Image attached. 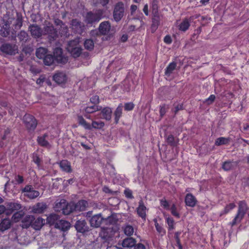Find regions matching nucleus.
Listing matches in <instances>:
<instances>
[{
    "mask_svg": "<svg viewBox=\"0 0 249 249\" xmlns=\"http://www.w3.org/2000/svg\"><path fill=\"white\" fill-rule=\"evenodd\" d=\"M18 37L20 41L26 42L28 39V35L24 31H21L18 35Z\"/></svg>",
    "mask_w": 249,
    "mask_h": 249,
    "instance_id": "nucleus-47",
    "label": "nucleus"
},
{
    "mask_svg": "<svg viewBox=\"0 0 249 249\" xmlns=\"http://www.w3.org/2000/svg\"><path fill=\"white\" fill-rule=\"evenodd\" d=\"M235 207V205L233 203H230L229 204L227 205L225 207L223 211V212H221L220 213V215H222L224 214H226L228 213L231 210L233 209Z\"/></svg>",
    "mask_w": 249,
    "mask_h": 249,
    "instance_id": "nucleus-55",
    "label": "nucleus"
},
{
    "mask_svg": "<svg viewBox=\"0 0 249 249\" xmlns=\"http://www.w3.org/2000/svg\"><path fill=\"white\" fill-rule=\"evenodd\" d=\"M101 108V107L96 106V105H93L91 106H89L87 107L85 110L86 113H92L96 111L100 110Z\"/></svg>",
    "mask_w": 249,
    "mask_h": 249,
    "instance_id": "nucleus-49",
    "label": "nucleus"
},
{
    "mask_svg": "<svg viewBox=\"0 0 249 249\" xmlns=\"http://www.w3.org/2000/svg\"><path fill=\"white\" fill-rule=\"evenodd\" d=\"M46 207L47 205L45 203L38 202L33 206V211L35 213H41L44 212Z\"/></svg>",
    "mask_w": 249,
    "mask_h": 249,
    "instance_id": "nucleus-25",
    "label": "nucleus"
},
{
    "mask_svg": "<svg viewBox=\"0 0 249 249\" xmlns=\"http://www.w3.org/2000/svg\"><path fill=\"white\" fill-rule=\"evenodd\" d=\"M124 107L125 110L130 111L134 108V105L131 102L127 103L124 104Z\"/></svg>",
    "mask_w": 249,
    "mask_h": 249,
    "instance_id": "nucleus-63",
    "label": "nucleus"
},
{
    "mask_svg": "<svg viewBox=\"0 0 249 249\" xmlns=\"http://www.w3.org/2000/svg\"><path fill=\"white\" fill-rule=\"evenodd\" d=\"M74 205L75 206V211L80 212L85 210L88 205V203L87 201L81 200L76 203H74Z\"/></svg>",
    "mask_w": 249,
    "mask_h": 249,
    "instance_id": "nucleus-24",
    "label": "nucleus"
},
{
    "mask_svg": "<svg viewBox=\"0 0 249 249\" xmlns=\"http://www.w3.org/2000/svg\"><path fill=\"white\" fill-rule=\"evenodd\" d=\"M152 14H156L158 12V1L157 0H153L151 5Z\"/></svg>",
    "mask_w": 249,
    "mask_h": 249,
    "instance_id": "nucleus-56",
    "label": "nucleus"
},
{
    "mask_svg": "<svg viewBox=\"0 0 249 249\" xmlns=\"http://www.w3.org/2000/svg\"><path fill=\"white\" fill-rule=\"evenodd\" d=\"M35 220V217L33 215H26L21 221V226L22 228L27 229L30 226H32V223Z\"/></svg>",
    "mask_w": 249,
    "mask_h": 249,
    "instance_id": "nucleus-17",
    "label": "nucleus"
},
{
    "mask_svg": "<svg viewBox=\"0 0 249 249\" xmlns=\"http://www.w3.org/2000/svg\"><path fill=\"white\" fill-rule=\"evenodd\" d=\"M0 51L5 54L14 55L18 52V47L15 44L4 43L1 45Z\"/></svg>",
    "mask_w": 249,
    "mask_h": 249,
    "instance_id": "nucleus-5",
    "label": "nucleus"
},
{
    "mask_svg": "<svg viewBox=\"0 0 249 249\" xmlns=\"http://www.w3.org/2000/svg\"><path fill=\"white\" fill-rule=\"evenodd\" d=\"M101 244L96 241L87 244L85 247V249H101Z\"/></svg>",
    "mask_w": 249,
    "mask_h": 249,
    "instance_id": "nucleus-44",
    "label": "nucleus"
},
{
    "mask_svg": "<svg viewBox=\"0 0 249 249\" xmlns=\"http://www.w3.org/2000/svg\"><path fill=\"white\" fill-rule=\"evenodd\" d=\"M84 47L86 50L92 51L94 47V43L93 40L87 39L84 42Z\"/></svg>",
    "mask_w": 249,
    "mask_h": 249,
    "instance_id": "nucleus-42",
    "label": "nucleus"
},
{
    "mask_svg": "<svg viewBox=\"0 0 249 249\" xmlns=\"http://www.w3.org/2000/svg\"><path fill=\"white\" fill-rule=\"evenodd\" d=\"M43 59L44 64L48 66H50L54 60L53 56L51 54H47Z\"/></svg>",
    "mask_w": 249,
    "mask_h": 249,
    "instance_id": "nucleus-50",
    "label": "nucleus"
},
{
    "mask_svg": "<svg viewBox=\"0 0 249 249\" xmlns=\"http://www.w3.org/2000/svg\"><path fill=\"white\" fill-rule=\"evenodd\" d=\"M122 108H123L122 104H120L118 106V107H117V108L116 109V110L114 112L115 122L116 124H117L118 123L119 120L122 116Z\"/></svg>",
    "mask_w": 249,
    "mask_h": 249,
    "instance_id": "nucleus-37",
    "label": "nucleus"
},
{
    "mask_svg": "<svg viewBox=\"0 0 249 249\" xmlns=\"http://www.w3.org/2000/svg\"><path fill=\"white\" fill-rule=\"evenodd\" d=\"M106 225H114L117 223L118 219L116 214H112L106 218H104Z\"/></svg>",
    "mask_w": 249,
    "mask_h": 249,
    "instance_id": "nucleus-33",
    "label": "nucleus"
},
{
    "mask_svg": "<svg viewBox=\"0 0 249 249\" xmlns=\"http://www.w3.org/2000/svg\"><path fill=\"white\" fill-rule=\"evenodd\" d=\"M71 25L73 31L78 34H81L85 30L84 24L77 19H73L71 21Z\"/></svg>",
    "mask_w": 249,
    "mask_h": 249,
    "instance_id": "nucleus-8",
    "label": "nucleus"
},
{
    "mask_svg": "<svg viewBox=\"0 0 249 249\" xmlns=\"http://www.w3.org/2000/svg\"><path fill=\"white\" fill-rule=\"evenodd\" d=\"M248 210L247 203L244 201H240L238 203V209L237 214L230 225L231 227L239 223L244 218Z\"/></svg>",
    "mask_w": 249,
    "mask_h": 249,
    "instance_id": "nucleus-2",
    "label": "nucleus"
},
{
    "mask_svg": "<svg viewBox=\"0 0 249 249\" xmlns=\"http://www.w3.org/2000/svg\"><path fill=\"white\" fill-rule=\"evenodd\" d=\"M104 11L99 9L95 13L89 12L87 13L85 17V22L88 24L92 25L98 22L103 18Z\"/></svg>",
    "mask_w": 249,
    "mask_h": 249,
    "instance_id": "nucleus-3",
    "label": "nucleus"
},
{
    "mask_svg": "<svg viewBox=\"0 0 249 249\" xmlns=\"http://www.w3.org/2000/svg\"><path fill=\"white\" fill-rule=\"evenodd\" d=\"M43 35H47L49 40H55L58 36V31L51 22L45 21L42 29Z\"/></svg>",
    "mask_w": 249,
    "mask_h": 249,
    "instance_id": "nucleus-1",
    "label": "nucleus"
},
{
    "mask_svg": "<svg viewBox=\"0 0 249 249\" xmlns=\"http://www.w3.org/2000/svg\"><path fill=\"white\" fill-rule=\"evenodd\" d=\"M58 31L61 36L68 37L69 36L68 27L65 23L59 27Z\"/></svg>",
    "mask_w": 249,
    "mask_h": 249,
    "instance_id": "nucleus-38",
    "label": "nucleus"
},
{
    "mask_svg": "<svg viewBox=\"0 0 249 249\" xmlns=\"http://www.w3.org/2000/svg\"><path fill=\"white\" fill-rule=\"evenodd\" d=\"M154 221L155 222V226L157 231L161 235L165 234V230L159 224L157 219H155L154 220Z\"/></svg>",
    "mask_w": 249,
    "mask_h": 249,
    "instance_id": "nucleus-53",
    "label": "nucleus"
},
{
    "mask_svg": "<svg viewBox=\"0 0 249 249\" xmlns=\"http://www.w3.org/2000/svg\"><path fill=\"white\" fill-rule=\"evenodd\" d=\"M6 215H10L15 211H19L21 208L20 204L16 202H8L6 205Z\"/></svg>",
    "mask_w": 249,
    "mask_h": 249,
    "instance_id": "nucleus-10",
    "label": "nucleus"
},
{
    "mask_svg": "<svg viewBox=\"0 0 249 249\" xmlns=\"http://www.w3.org/2000/svg\"><path fill=\"white\" fill-rule=\"evenodd\" d=\"M166 222L168 225V228L169 230H172L174 229L175 226L174 224L175 222L173 219L171 217H167L166 219Z\"/></svg>",
    "mask_w": 249,
    "mask_h": 249,
    "instance_id": "nucleus-57",
    "label": "nucleus"
},
{
    "mask_svg": "<svg viewBox=\"0 0 249 249\" xmlns=\"http://www.w3.org/2000/svg\"><path fill=\"white\" fill-rule=\"evenodd\" d=\"M125 14V7L124 3L119 1L116 3L114 7L113 17L116 22L120 21Z\"/></svg>",
    "mask_w": 249,
    "mask_h": 249,
    "instance_id": "nucleus-4",
    "label": "nucleus"
},
{
    "mask_svg": "<svg viewBox=\"0 0 249 249\" xmlns=\"http://www.w3.org/2000/svg\"><path fill=\"white\" fill-rule=\"evenodd\" d=\"M53 79L56 83L62 84L66 81V76L62 72H58L53 75Z\"/></svg>",
    "mask_w": 249,
    "mask_h": 249,
    "instance_id": "nucleus-23",
    "label": "nucleus"
},
{
    "mask_svg": "<svg viewBox=\"0 0 249 249\" xmlns=\"http://www.w3.org/2000/svg\"><path fill=\"white\" fill-rule=\"evenodd\" d=\"M34 189L32 185H26L24 188L21 190L22 193H25V194H27L29 192H31Z\"/></svg>",
    "mask_w": 249,
    "mask_h": 249,
    "instance_id": "nucleus-64",
    "label": "nucleus"
},
{
    "mask_svg": "<svg viewBox=\"0 0 249 249\" xmlns=\"http://www.w3.org/2000/svg\"><path fill=\"white\" fill-rule=\"evenodd\" d=\"M26 128L30 131H34L37 126V121L32 115L26 114L23 118Z\"/></svg>",
    "mask_w": 249,
    "mask_h": 249,
    "instance_id": "nucleus-6",
    "label": "nucleus"
},
{
    "mask_svg": "<svg viewBox=\"0 0 249 249\" xmlns=\"http://www.w3.org/2000/svg\"><path fill=\"white\" fill-rule=\"evenodd\" d=\"M124 233L127 236H131L134 233L133 227L129 225H126L123 228Z\"/></svg>",
    "mask_w": 249,
    "mask_h": 249,
    "instance_id": "nucleus-46",
    "label": "nucleus"
},
{
    "mask_svg": "<svg viewBox=\"0 0 249 249\" xmlns=\"http://www.w3.org/2000/svg\"><path fill=\"white\" fill-rule=\"evenodd\" d=\"M61 169L67 173H71L72 169L71 168V163L67 160H62L59 163Z\"/></svg>",
    "mask_w": 249,
    "mask_h": 249,
    "instance_id": "nucleus-22",
    "label": "nucleus"
},
{
    "mask_svg": "<svg viewBox=\"0 0 249 249\" xmlns=\"http://www.w3.org/2000/svg\"><path fill=\"white\" fill-rule=\"evenodd\" d=\"M75 227L78 232L84 233L89 231V227L85 220H78Z\"/></svg>",
    "mask_w": 249,
    "mask_h": 249,
    "instance_id": "nucleus-13",
    "label": "nucleus"
},
{
    "mask_svg": "<svg viewBox=\"0 0 249 249\" xmlns=\"http://www.w3.org/2000/svg\"><path fill=\"white\" fill-rule=\"evenodd\" d=\"M11 227V221L9 219H3L0 223V231H4Z\"/></svg>",
    "mask_w": 249,
    "mask_h": 249,
    "instance_id": "nucleus-34",
    "label": "nucleus"
},
{
    "mask_svg": "<svg viewBox=\"0 0 249 249\" xmlns=\"http://www.w3.org/2000/svg\"><path fill=\"white\" fill-rule=\"evenodd\" d=\"M74 208V202H71L68 203L66 201V206L64 207L62 213L65 215L69 214L70 213L75 211Z\"/></svg>",
    "mask_w": 249,
    "mask_h": 249,
    "instance_id": "nucleus-29",
    "label": "nucleus"
},
{
    "mask_svg": "<svg viewBox=\"0 0 249 249\" xmlns=\"http://www.w3.org/2000/svg\"><path fill=\"white\" fill-rule=\"evenodd\" d=\"M79 38H75L74 39L70 40L67 43V46L66 47L67 51H68L70 50L73 49V48H75L79 46Z\"/></svg>",
    "mask_w": 249,
    "mask_h": 249,
    "instance_id": "nucleus-35",
    "label": "nucleus"
},
{
    "mask_svg": "<svg viewBox=\"0 0 249 249\" xmlns=\"http://www.w3.org/2000/svg\"><path fill=\"white\" fill-rule=\"evenodd\" d=\"M78 122L79 124L83 126L85 129L89 130H90L91 129V126L90 124L87 123L82 116H80L78 117Z\"/></svg>",
    "mask_w": 249,
    "mask_h": 249,
    "instance_id": "nucleus-41",
    "label": "nucleus"
},
{
    "mask_svg": "<svg viewBox=\"0 0 249 249\" xmlns=\"http://www.w3.org/2000/svg\"><path fill=\"white\" fill-rule=\"evenodd\" d=\"M39 194L40 193L38 191L33 189L27 194H25L24 196L30 199H35L38 196Z\"/></svg>",
    "mask_w": 249,
    "mask_h": 249,
    "instance_id": "nucleus-51",
    "label": "nucleus"
},
{
    "mask_svg": "<svg viewBox=\"0 0 249 249\" xmlns=\"http://www.w3.org/2000/svg\"><path fill=\"white\" fill-rule=\"evenodd\" d=\"M48 137L47 133L44 134L42 136H38L37 138V142L41 146L50 148L51 145L49 142L46 140Z\"/></svg>",
    "mask_w": 249,
    "mask_h": 249,
    "instance_id": "nucleus-21",
    "label": "nucleus"
},
{
    "mask_svg": "<svg viewBox=\"0 0 249 249\" xmlns=\"http://www.w3.org/2000/svg\"><path fill=\"white\" fill-rule=\"evenodd\" d=\"M100 233V236L105 242L112 240L115 231L112 227H103Z\"/></svg>",
    "mask_w": 249,
    "mask_h": 249,
    "instance_id": "nucleus-7",
    "label": "nucleus"
},
{
    "mask_svg": "<svg viewBox=\"0 0 249 249\" xmlns=\"http://www.w3.org/2000/svg\"><path fill=\"white\" fill-rule=\"evenodd\" d=\"M230 142L229 138L220 137L217 138L215 142V144L219 146L223 144H227Z\"/></svg>",
    "mask_w": 249,
    "mask_h": 249,
    "instance_id": "nucleus-43",
    "label": "nucleus"
},
{
    "mask_svg": "<svg viewBox=\"0 0 249 249\" xmlns=\"http://www.w3.org/2000/svg\"><path fill=\"white\" fill-rule=\"evenodd\" d=\"M47 50L43 47L37 49L36 51V56L39 59H43L47 55Z\"/></svg>",
    "mask_w": 249,
    "mask_h": 249,
    "instance_id": "nucleus-40",
    "label": "nucleus"
},
{
    "mask_svg": "<svg viewBox=\"0 0 249 249\" xmlns=\"http://www.w3.org/2000/svg\"><path fill=\"white\" fill-rule=\"evenodd\" d=\"M191 19L188 18H184L178 25V29L182 32L186 31L190 26Z\"/></svg>",
    "mask_w": 249,
    "mask_h": 249,
    "instance_id": "nucleus-26",
    "label": "nucleus"
},
{
    "mask_svg": "<svg viewBox=\"0 0 249 249\" xmlns=\"http://www.w3.org/2000/svg\"><path fill=\"white\" fill-rule=\"evenodd\" d=\"M181 234L180 231H177L175 234V238L176 241V242L179 248V249H182V246L180 243V241L179 239V235Z\"/></svg>",
    "mask_w": 249,
    "mask_h": 249,
    "instance_id": "nucleus-60",
    "label": "nucleus"
},
{
    "mask_svg": "<svg viewBox=\"0 0 249 249\" xmlns=\"http://www.w3.org/2000/svg\"><path fill=\"white\" fill-rule=\"evenodd\" d=\"M45 223V220L42 218L38 217L34 220L33 222L32 227L36 230H40Z\"/></svg>",
    "mask_w": 249,
    "mask_h": 249,
    "instance_id": "nucleus-27",
    "label": "nucleus"
},
{
    "mask_svg": "<svg viewBox=\"0 0 249 249\" xmlns=\"http://www.w3.org/2000/svg\"><path fill=\"white\" fill-rule=\"evenodd\" d=\"M71 227L70 223L64 220H59L55 228L63 231H67Z\"/></svg>",
    "mask_w": 249,
    "mask_h": 249,
    "instance_id": "nucleus-20",
    "label": "nucleus"
},
{
    "mask_svg": "<svg viewBox=\"0 0 249 249\" xmlns=\"http://www.w3.org/2000/svg\"><path fill=\"white\" fill-rule=\"evenodd\" d=\"M59 220V216L56 214H51L47 218V222L50 225L55 226Z\"/></svg>",
    "mask_w": 249,
    "mask_h": 249,
    "instance_id": "nucleus-30",
    "label": "nucleus"
},
{
    "mask_svg": "<svg viewBox=\"0 0 249 249\" xmlns=\"http://www.w3.org/2000/svg\"><path fill=\"white\" fill-rule=\"evenodd\" d=\"M66 200L65 199H61L59 201H56L54 208L55 211L63 212L64 207L66 206Z\"/></svg>",
    "mask_w": 249,
    "mask_h": 249,
    "instance_id": "nucleus-31",
    "label": "nucleus"
},
{
    "mask_svg": "<svg viewBox=\"0 0 249 249\" xmlns=\"http://www.w3.org/2000/svg\"><path fill=\"white\" fill-rule=\"evenodd\" d=\"M103 221H104V218L101 214L93 215L89 220L91 226L94 228L99 227Z\"/></svg>",
    "mask_w": 249,
    "mask_h": 249,
    "instance_id": "nucleus-12",
    "label": "nucleus"
},
{
    "mask_svg": "<svg viewBox=\"0 0 249 249\" xmlns=\"http://www.w3.org/2000/svg\"><path fill=\"white\" fill-rule=\"evenodd\" d=\"M152 23L151 28L152 32L154 33L158 29V26L160 24V21L162 18V16L160 15L159 13H156V14H152Z\"/></svg>",
    "mask_w": 249,
    "mask_h": 249,
    "instance_id": "nucleus-11",
    "label": "nucleus"
},
{
    "mask_svg": "<svg viewBox=\"0 0 249 249\" xmlns=\"http://www.w3.org/2000/svg\"><path fill=\"white\" fill-rule=\"evenodd\" d=\"M29 31L31 36L35 38H38L43 35L42 29L37 24H31L29 27Z\"/></svg>",
    "mask_w": 249,
    "mask_h": 249,
    "instance_id": "nucleus-9",
    "label": "nucleus"
},
{
    "mask_svg": "<svg viewBox=\"0 0 249 249\" xmlns=\"http://www.w3.org/2000/svg\"><path fill=\"white\" fill-rule=\"evenodd\" d=\"M10 29L6 28L3 26L1 27L0 29V35L3 37H7L10 35Z\"/></svg>",
    "mask_w": 249,
    "mask_h": 249,
    "instance_id": "nucleus-54",
    "label": "nucleus"
},
{
    "mask_svg": "<svg viewBox=\"0 0 249 249\" xmlns=\"http://www.w3.org/2000/svg\"><path fill=\"white\" fill-rule=\"evenodd\" d=\"M171 212L172 214L175 217L179 218L180 215L177 211V209L175 205L173 204L171 207Z\"/></svg>",
    "mask_w": 249,
    "mask_h": 249,
    "instance_id": "nucleus-61",
    "label": "nucleus"
},
{
    "mask_svg": "<svg viewBox=\"0 0 249 249\" xmlns=\"http://www.w3.org/2000/svg\"><path fill=\"white\" fill-rule=\"evenodd\" d=\"M183 109V106L182 104L174 105V108L172 109V111L176 115L178 111Z\"/></svg>",
    "mask_w": 249,
    "mask_h": 249,
    "instance_id": "nucleus-59",
    "label": "nucleus"
},
{
    "mask_svg": "<svg viewBox=\"0 0 249 249\" xmlns=\"http://www.w3.org/2000/svg\"><path fill=\"white\" fill-rule=\"evenodd\" d=\"M166 142L168 144L172 146H176L177 145L178 142L176 141L175 137L172 135H169L167 137Z\"/></svg>",
    "mask_w": 249,
    "mask_h": 249,
    "instance_id": "nucleus-48",
    "label": "nucleus"
},
{
    "mask_svg": "<svg viewBox=\"0 0 249 249\" xmlns=\"http://www.w3.org/2000/svg\"><path fill=\"white\" fill-rule=\"evenodd\" d=\"M111 28L110 22L108 21L101 22L99 27V32L103 35H107Z\"/></svg>",
    "mask_w": 249,
    "mask_h": 249,
    "instance_id": "nucleus-14",
    "label": "nucleus"
},
{
    "mask_svg": "<svg viewBox=\"0 0 249 249\" xmlns=\"http://www.w3.org/2000/svg\"><path fill=\"white\" fill-rule=\"evenodd\" d=\"M185 202L188 206L194 207L196 205L197 200L192 194L188 193L186 195Z\"/></svg>",
    "mask_w": 249,
    "mask_h": 249,
    "instance_id": "nucleus-18",
    "label": "nucleus"
},
{
    "mask_svg": "<svg viewBox=\"0 0 249 249\" xmlns=\"http://www.w3.org/2000/svg\"><path fill=\"white\" fill-rule=\"evenodd\" d=\"M177 63L172 62L170 63L166 67L165 70V74L167 76H170L173 71L176 69Z\"/></svg>",
    "mask_w": 249,
    "mask_h": 249,
    "instance_id": "nucleus-36",
    "label": "nucleus"
},
{
    "mask_svg": "<svg viewBox=\"0 0 249 249\" xmlns=\"http://www.w3.org/2000/svg\"><path fill=\"white\" fill-rule=\"evenodd\" d=\"M124 194L125 195V196L129 199H133L134 198V196L132 195V192L131 190H130L129 189H126L124 191Z\"/></svg>",
    "mask_w": 249,
    "mask_h": 249,
    "instance_id": "nucleus-62",
    "label": "nucleus"
},
{
    "mask_svg": "<svg viewBox=\"0 0 249 249\" xmlns=\"http://www.w3.org/2000/svg\"><path fill=\"white\" fill-rule=\"evenodd\" d=\"M24 212L22 211H19L13 215L12 220L14 222H17L19 221L23 216Z\"/></svg>",
    "mask_w": 249,
    "mask_h": 249,
    "instance_id": "nucleus-45",
    "label": "nucleus"
},
{
    "mask_svg": "<svg viewBox=\"0 0 249 249\" xmlns=\"http://www.w3.org/2000/svg\"><path fill=\"white\" fill-rule=\"evenodd\" d=\"M22 26V18L20 17H18L16 20V23L14 24V26L15 29H19L21 26Z\"/></svg>",
    "mask_w": 249,
    "mask_h": 249,
    "instance_id": "nucleus-58",
    "label": "nucleus"
},
{
    "mask_svg": "<svg viewBox=\"0 0 249 249\" xmlns=\"http://www.w3.org/2000/svg\"><path fill=\"white\" fill-rule=\"evenodd\" d=\"M135 244L136 240L132 237L124 239L122 243V246L124 248H131L134 247Z\"/></svg>",
    "mask_w": 249,
    "mask_h": 249,
    "instance_id": "nucleus-28",
    "label": "nucleus"
},
{
    "mask_svg": "<svg viewBox=\"0 0 249 249\" xmlns=\"http://www.w3.org/2000/svg\"><path fill=\"white\" fill-rule=\"evenodd\" d=\"M54 57L55 59L60 63H65L67 61V59L63 57L62 55V50L60 48H56L53 51Z\"/></svg>",
    "mask_w": 249,
    "mask_h": 249,
    "instance_id": "nucleus-19",
    "label": "nucleus"
},
{
    "mask_svg": "<svg viewBox=\"0 0 249 249\" xmlns=\"http://www.w3.org/2000/svg\"><path fill=\"white\" fill-rule=\"evenodd\" d=\"M146 207L144 206L143 201L141 200L139 202V206L137 208V212L138 215L144 220L146 218Z\"/></svg>",
    "mask_w": 249,
    "mask_h": 249,
    "instance_id": "nucleus-15",
    "label": "nucleus"
},
{
    "mask_svg": "<svg viewBox=\"0 0 249 249\" xmlns=\"http://www.w3.org/2000/svg\"><path fill=\"white\" fill-rule=\"evenodd\" d=\"M105 125V123L101 121H92L91 128L95 129H101Z\"/></svg>",
    "mask_w": 249,
    "mask_h": 249,
    "instance_id": "nucleus-52",
    "label": "nucleus"
},
{
    "mask_svg": "<svg viewBox=\"0 0 249 249\" xmlns=\"http://www.w3.org/2000/svg\"><path fill=\"white\" fill-rule=\"evenodd\" d=\"M101 114L104 119L108 121L110 120L111 118L112 110L109 107H105L102 109Z\"/></svg>",
    "mask_w": 249,
    "mask_h": 249,
    "instance_id": "nucleus-32",
    "label": "nucleus"
},
{
    "mask_svg": "<svg viewBox=\"0 0 249 249\" xmlns=\"http://www.w3.org/2000/svg\"><path fill=\"white\" fill-rule=\"evenodd\" d=\"M238 162L233 160H228L224 162L222 164V169L228 171L234 169L238 165Z\"/></svg>",
    "mask_w": 249,
    "mask_h": 249,
    "instance_id": "nucleus-16",
    "label": "nucleus"
},
{
    "mask_svg": "<svg viewBox=\"0 0 249 249\" xmlns=\"http://www.w3.org/2000/svg\"><path fill=\"white\" fill-rule=\"evenodd\" d=\"M82 51V49L79 46L75 48H73V49H71L68 51V52L71 54V55L74 58H77L79 57L81 55Z\"/></svg>",
    "mask_w": 249,
    "mask_h": 249,
    "instance_id": "nucleus-39",
    "label": "nucleus"
}]
</instances>
